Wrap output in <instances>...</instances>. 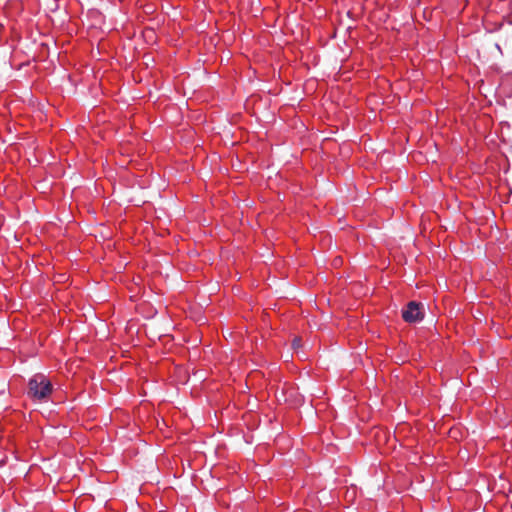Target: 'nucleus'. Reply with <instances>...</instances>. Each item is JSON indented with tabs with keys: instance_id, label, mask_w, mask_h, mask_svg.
<instances>
[{
	"instance_id": "obj_2",
	"label": "nucleus",
	"mask_w": 512,
	"mask_h": 512,
	"mask_svg": "<svg viewBox=\"0 0 512 512\" xmlns=\"http://www.w3.org/2000/svg\"><path fill=\"white\" fill-rule=\"evenodd\" d=\"M402 318L408 323L420 322L424 318L423 305L415 301L409 302L402 311Z\"/></svg>"
},
{
	"instance_id": "obj_1",
	"label": "nucleus",
	"mask_w": 512,
	"mask_h": 512,
	"mask_svg": "<svg viewBox=\"0 0 512 512\" xmlns=\"http://www.w3.org/2000/svg\"><path fill=\"white\" fill-rule=\"evenodd\" d=\"M28 395L38 402H47L52 393V384L43 374H35L28 382Z\"/></svg>"
},
{
	"instance_id": "obj_3",
	"label": "nucleus",
	"mask_w": 512,
	"mask_h": 512,
	"mask_svg": "<svg viewBox=\"0 0 512 512\" xmlns=\"http://www.w3.org/2000/svg\"><path fill=\"white\" fill-rule=\"evenodd\" d=\"M293 347H299L300 346V339L299 338H295L293 340V343H292Z\"/></svg>"
}]
</instances>
